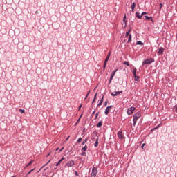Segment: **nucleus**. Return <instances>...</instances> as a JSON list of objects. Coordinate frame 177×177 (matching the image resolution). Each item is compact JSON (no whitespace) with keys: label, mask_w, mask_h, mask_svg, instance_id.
Masks as SVG:
<instances>
[{"label":"nucleus","mask_w":177,"mask_h":177,"mask_svg":"<svg viewBox=\"0 0 177 177\" xmlns=\"http://www.w3.org/2000/svg\"><path fill=\"white\" fill-rule=\"evenodd\" d=\"M50 161H51V160H48V162L46 165H44V167L48 165V164H49V162H50Z\"/></svg>","instance_id":"obj_38"},{"label":"nucleus","mask_w":177,"mask_h":177,"mask_svg":"<svg viewBox=\"0 0 177 177\" xmlns=\"http://www.w3.org/2000/svg\"><path fill=\"white\" fill-rule=\"evenodd\" d=\"M144 17H145V20H150L151 19V21H152V23H154V21L153 20V17H149L147 15H145Z\"/></svg>","instance_id":"obj_11"},{"label":"nucleus","mask_w":177,"mask_h":177,"mask_svg":"<svg viewBox=\"0 0 177 177\" xmlns=\"http://www.w3.org/2000/svg\"><path fill=\"white\" fill-rule=\"evenodd\" d=\"M75 162L73 160H70L68 161L66 165H65V168H70V167H74Z\"/></svg>","instance_id":"obj_3"},{"label":"nucleus","mask_w":177,"mask_h":177,"mask_svg":"<svg viewBox=\"0 0 177 177\" xmlns=\"http://www.w3.org/2000/svg\"><path fill=\"white\" fill-rule=\"evenodd\" d=\"M86 142H88V138H86L85 140H83V142H82V145H85V143H86Z\"/></svg>","instance_id":"obj_26"},{"label":"nucleus","mask_w":177,"mask_h":177,"mask_svg":"<svg viewBox=\"0 0 177 177\" xmlns=\"http://www.w3.org/2000/svg\"><path fill=\"white\" fill-rule=\"evenodd\" d=\"M117 71H118V69H115L112 72L109 84H111V81H113V79L114 78V75H115V73H117Z\"/></svg>","instance_id":"obj_6"},{"label":"nucleus","mask_w":177,"mask_h":177,"mask_svg":"<svg viewBox=\"0 0 177 177\" xmlns=\"http://www.w3.org/2000/svg\"><path fill=\"white\" fill-rule=\"evenodd\" d=\"M109 59H110V57H107V56L106 57L103 67H106V66H107V62H109Z\"/></svg>","instance_id":"obj_12"},{"label":"nucleus","mask_w":177,"mask_h":177,"mask_svg":"<svg viewBox=\"0 0 177 177\" xmlns=\"http://www.w3.org/2000/svg\"><path fill=\"white\" fill-rule=\"evenodd\" d=\"M26 177H28V176H27V175H26Z\"/></svg>","instance_id":"obj_49"},{"label":"nucleus","mask_w":177,"mask_h":177,"mask_svg":"<svg viewBox=\"0 0 177 177\" xmlns=\"http://www.w3.org/2000/svg\"><path fill=\"white\" fill-rule=\"evenodd\" d=\"M96 96H97V93L95 95V97H94V99H93L92 103H95V100H96Z\"/></svg>","instance_id":"obj_27"},{"label":"nucleus","mask_w":177,"mask_h":177,"mask_svg":"<svg viewBox=\"0 0 177 177\" xmlns=\"http://www.w3.org/2000/svg\"><path fill=\"white\" fill-rule=\"evenodd\" d=\"M104 99V96H102L100 102H99V104H97V106H102V104H103V100Z\"/></svg>","instance_id":"obj_18"},{"label":"nucleus","mask_w":177,"mask_h":177,"mask_svg":"<svg viewBox=\"0 0 177 177\" xmlns=\"http://www.w3.org/2000/svg\"><path fill=\"white\" fill-rule=\"evenodd\" d=\"M140 117H142V114H140V113H139V112L134 114L133 118V122L134 125L136 124V122H138L139 118H140Z\"/></svg>","instance_id":"obj_1"},{"label":"nucleus","mask_w":177,"mask_h":177,"mask_svg":"<svg viewBox=\"0 0 177 177\" xmlns=\"http://www.w3.org/2000/svg\"><path fill=\"white\" fill-rule=\"evenodd\" d=\"M63 149H64V148L62 147V148L59 150V151H63Z\"/></svg>","instance_id":"obj_45"},{"label":"nucleus","mask_w":177,"mask_h":177,"mask_svg":"<svg viewBox=\"0 0 177 177\" xmlns=\"http://www.w3.org/2000/svg\"><path fill=\"white\" fill-rule=\"evenodd\" d=\"M162 6H164V5H162V3H160V7H159L160 10L162 9Z\"/></svg>","instance_id":"obj_29"},{"label":"nucleus","mask_w":177,"mask_h":177,"mask_svg":"<svg viewBox=\"0 0 177 177\" xmlns=\"http://www.w3.org/2000/svg\"><path fill=\"white\" fill-rule=\"evenodd\" d=\"M136 17H137V19H142V15H140V12H136Z\"/></svg>","instance_id":"obj_15"},{"label":"nucleus","mask_w":177,"mask_h":177,"mask_svg":"<svg viewBox=\"0 0 177 177\" xmlns=\"http://www.w3.org/2000/svg\"><path fill=\"white\" fill-rule=\"evenodd\" d=\"M104 106H107V101L105 102Z\"/></svg>","instance_id":"obj_43"},{"label":"nucleus","mask_w":177,"mask_h":177,"mask_svg":"<svg viewBox=\"0 0 177 177\" xmlns=\"http://www.w3.org/2000/svg\"><path fill=\"white\" fill-rule=\"evenodd\" d=\"M108 57H110V56H111V52L109 51L108 55H106Z\"/></svg>","instance_id":"obj_32"},{"label":"nucleus","mask_w":177,"mask_h":177,"mask_svg":"<svg viewBox=\"0 0 177 177\" xmlns=\"http://www.w3.org/2000/svg\"><path fill=\"white\" fill-rule=\"evenodd\" d=\"M130 35H131V34H129V32H126V37H129Z\"/></svg>","instance_id":"obj_35"},{"label":"nucleus","mask_w":177,"mask_h":177,"mask_svg":"<svg viewBox=\"0 0 177 177\" xmlns=\"http://www.w3.org/2000/svg\"><path fill=\"white\" fill-rule=\"evenodd\" d=\"M90 93H91V91H88V93H87V95H86V97H85V98H84L85 100L87 99V97H88V95H89Z\"/></svg>","instance_id":"obj_36"},{"label":"nucleus","mask_w":177,"mask_h":177,"mask_svg":"<svg viewBox=\"0 0 177 177\" xmlns=\"http://www.w3.org/2000/svg\"><path fill=\"white\" fill-rule=\"evenodd\" d=\"M176 39H177V34H176Z\"/></svg>","instance_id":"obj_50"},{"label":"nucleus","mask_w":177,"mask_h":177,"mask_svg":"<svg viewBox=\"0 0 177 177\" xmlns=\"http://www.w3.org/2000/svg\"><path fill=\"white\" fill-rule=\"evenodd\" d=\"M134 110H136V108L131 106V108H129L127 109V114L128 115H131V114H133Z\"/></svg>","instance_id":"obj_4"},{"label":"nucleus","mask_w":177,"mask_h":177,"mask_svg":"<svg viewBox=\"0 0 177 177\" xmlns=\"http://www.w3.org/2000/svg\"><path fill=\"white\" fill-rule=\"evenodd\" d=\"M112 108H113V106H107L105 109L104 114H106V115H107V114H109V113H110V110H111Z\"/></svg>","instance_id":"obj_8"},{"label":"nucleus","mask_w":177,"mask_h":177,"mask_svg":"<svg viewBox=\"0 0 177 177\" xmlns=\"http://www.w3.org/2000/svg\"><path fill=\"white\" fill-rule=\"evenodd\" d=\"M34 162V160H31L27 165V167L31 165V164H32Z\"/></svg>","instance_id":"obj_31"},{"label":"nucleus","mask_w":177,"mask_h":177,"mask_svg":"<svg viewBox=\"0 0 177 177\" xmlns=\"http://www.w3.org/2000/svg\"><path fill=\"white\" fill-rule=\"evenodd\" d=\"M123 64H124V66H127V67H129V62H124Z\"/></svg>","instance_id":"obj_25"},{"label":"nucleus","mask_w":177,"mask_h":177,"mask_svg":"<svg viewBox=\"0 0 177 177\" xmlns=\"http://www.w3.org/2000/svg\"><path fill=\"white\" fill-rule=\"evenodd\" d=\"M63 160H64V158H62L61 160H59L57 163L55 165L56 167H59V165H60L61 162L63 161Z\"/></svg>","instance_id":"obj_16"},{"label":"nucleus","mask_w":177,"mask_h":177,"mask_svg":"<svg viewBox=\"0 0 177 177\" xmlns=\"http://www.w3.org/2000/svg\"><path fill=\"white\" fill-rule=\"evenodd\" d=\"M32 171H34V169L30 170L28 174H27V176H28V175H30V174H31V172H32Z\"/></svg>","instance_id":"obj_33"},{"label":"nucleus","mask_w":177,"mask_h":177,"mask_svg":"<svg viewBox=\"0 0 177 177\" xmlns=\"http://www.w3.org/2000/svg\"><path fill=\"white\" fill-rule=\"evenodd\" d=\"M49 156H50V153H49L46 156V157H49Z\"/></svg>","instance_id":"obj_46"},{"label":"nucleus","mask_w":177,"mask_h":177,"mask_svg":"<svg viewBox=\"0 0 177 177\" xmlns=\"http://www.w3.org/2000/svg\"><path fill=\"white\" fill-rule=\"evenodd\" d=\"M164 50H165L164 48L160 47L158 48V55H162V53H164Z\"/></svg>","instance_id":"obj_10"},{"label":"nucleus","mask_w":177,"mask_h":177,"mask_svg":"<svg viewBox=\"0 0 177 177\" xmlns=\"http://www.w3.org/2000/svg\"><path fill=\"white\" fill-rule=\"evenodd\" d=\"M19 113H21V114H24V113H26V111L24 109H19Z\"/></svg>","instance_id":"obj_24"},{"label":"nucleus","mask_w":177,"mask_h":177,"mask_svg":"<svg viewBox=\"0 0 177 177\" xmlns=\"http://www.w3.org/2000/svg\"><path fill=\"white\" fill-rule=\"evenodd\" d=\"M75 175L76 176H78V173L77 171H75Z\"/></svg>","instance_id":"obj_44"},{"label":"nucleus","mask_w":177,"mask_h":177,"mask_svg":"<svg viewBox=\"0 0 177 177\" xmlns=\"http://www.w3.org/2000/svg\"><path fill=\"white\" fill-rule=\"evenodd\" d=\"M81 107H82V105H80L79 110H81Z\"/></svg>","instance_id":"obj_42"},{"label":"nucleus","mask_w":177,"mask_h":177,"mask_svg":"<svg viewBox=\"0 0 177 177\" xmlns=\"http://www.w3.org/2000/svg\"><path fill=\"white\" fill-rule=\"evenodd\" d=\"M153 62H154V60L151 58L146 59L143 62L142 66H145V64H150L151 63H153Z\"/></svg>","instance_id":"obj_5"},{"label":"nucleus","mask_w":177,"mask_h":177,"mask_svg":"<svg viewBox=\"0 0 177 177\" xmlns=\"http://www.w3.org/2000/svg\"><path fill=\"white\" fill-rule=\"evenodd\" d=\"M133 74L134 75V80L135 81H139V76H138V75H136V68H134L133 69Z\"/></svg>","instance_id":"obj_7"},{"label":"nucleus","mask_w":177,"mask_h":177,"mask_svg":"<svg viewBox=\"0 0 177 177\" xmlns=\"http://www.w3.org/2000/svg\"><path fill=\"white\" fill-rule=\"evenodd\" d=\"M70 139V136H68V138L66 139V142H67Z\"/></svg>","instance_id":"obj_40"},{"label":"nucleus","mask_w":177,"mask_h":177,"mask_svg":"<svg viewBox=\"0 0 177 177\" xmlns=\"http://www.w3.org/2000/svg\"><path fill=\"white\" fill-rule=\"evenodd\" d=\"M95 111H94L93 112V114H95Z\"/></svg>","instance_id":"obj_48"},{"label":"nucleus","mask_w":177,"mask_h":177,"mask_svg":"<svg viewBox=\"0 0 177 177\" xmlns=\"http://www.w3.org/2000/svg\"><path fill=\"white\" fill-rule=\"evenodd\" d=\"M77 142H78V143H81V142H82V138H80L77 140Z\"/></svg>","instance_id":"obj_30"},{"label":"nucleus","mask_w":177,"mask_h":177,"mask_svg":"<svg viewBox=\"0 0 177 177\" xmlns=\"http://www.w3.org/2000/svg\"><path fill=\"white\" fill-rule=\"evenodd\" d=\"M98 145H99V138H97L95 142L94 143L95 147H97Z\"/></svg>","instance_id":"obj_19"},{"label":"nucleus","mask_w":177,"mask_h":177,"mask_svg":"<svg viewBox=\"0 0 177 177\" xmlns=\"http://www.w3.org/2000/svg\"><path fill=\"white\" fill-rule=\"evenodd\" d=\"M126 19H127V15H124L123 17V21L125 23V26H127V21H125Z\"/></svg>","instance_id":"obj_23"},{"label":"nucleus","mask_w":177,"mask_h":177,"mask_svg":"<svg viewBox=\"0 0 177 177\" xmlns=\"http://www.w3.org/2000/svg\"><path fill=\"white\" fill-rule=\"evenodd\" d=\"M137 45H141V46H143L144 44L141 41H138L136 42Z\"/></svg>","instance_id":"obj_21"},{"label":"nucleus","mask_w":177,"mask_h":177,"mask_svg":"<svg viewBox=\"0 0 177 177\" xmlns=\"http://www.w3.org/2000/svg\"><path fill=\"white\" fill-rule=\"evenodd\" d=\"M57 150H59V148H57V149H56V151H57Z\"/></svg>","instance_id":"obj_47"},{"label":"nucleus","mask_w":177,"mask_h":177,"mask_svg":"<svg viewBox=\"0 0 177 177\" xmlns=\"http://www.w3.org/2000/svg\"><path fill=\"white\" fill-rule=\"evenodd\" d=\"M96 175H97V169L93 167L92 169V172L91 174V177H96Z\"/></svg>","instance_id":"obj_2"},{"label":"nucleus","mask_w":177,"mask_h":177,"mask_svg":"<svg viewBox=\"0 0 177 177\" xmlns=\"http://www.w3.org/2000/svg\"><path fill=\"white\" fill-rule=\"evenodd\" d=\"M118 138L119 139H124V135L122 134V131L118 132Z\"/></svg>","instance_id":"obj_9"},{"label":"nucleus","mask_w":177,"mask_h":177,"mask_svg":"<svg viewBox=\"0 0 177 177\" xmlns=\"http://www.w3.org/2000/svg\"><path fill=\"white\" fill-rule=\"evenodd\" d=\"M82 150L83 151H86V150H88V146L85 145L84 147H83V148L82 149Z\"/></svg>","instance_id":"obj_22"},{"label":"nucleus","mask_w":177,"mask_h":177,"mask_svg":"<svg viewBox=\"0 0 177 177\" xmlns=\"http://www.w3.org/2000/svg\"><path fill=\"white\" fill-rule=\"evenodd\" d=\"M143 15H147V12H143L141 13L142 17H143Z\"/></svg>","instance_id":"obj_34"},{"label":"nucleus","mask_w":177,"mask_h":177,"mask_svg":"<svg viewBox=\"0 0 177 177\" xmlns=\"http://www.w3.org/2000/svg\"><path fill=\"white\" fill-rule=\"evenodd\" d=\"M132 41V35H129V39H128V42H131Z\"/></svg>","instance_id":"obj_20"},{"label":"nucleus","mask_w":177,"mask_h":177,"mask_svg":"<svg viewBox=\"0 0 177 177\" xmlns=\"http://www.w3.org/2000/svg\"><path fill=\"white\" fill-rule=\"evenodd\" d=\"M120 93H122V91H115L114 93H111V96H117V95H120Z\"/></svg>","instance_id":"obj_13"},{"label":"nucleus","mask_w":177,"mask_h":177,"mask_svg":"<svg viewBox=\"0 0 177 177\" xmlns=\"http://www.w3.org/2000/svg\"><path fill=\"white\" fill-rule=\"evenodd\" d=\"M102 125H103V122L100 121V122L97 124V128H100V127H102Z\"/></svg>","instance_id":"obj_17"},{"label":"nucleus","mask_w":177,"mask_h":177,"mask_svg":"<svg viewBox=\"0 0 177 177\" xmlns=\"http://www.w3.org/2000/svg\"><path fill=\"white\" fill-rule=\"evenodd\" d=\"M142 149H144L145 148V144H142V146L141 147Z\"/></svg>","instance_id":"obj_41"},{"label":"nucleus","mask_w":177,"mask_h":177,"mask_svg":"<svg viewBox=\"0 0 177 177\" xmlns=\"http://www.w3.org/2000/svg\"><path fill=\"white\" fill-rule=\"evenodd\" d=\"M161 125V124H158L156 127H155L153 129L154 131H156V129H158V128H160V126Z\"/></svg>","instance_id":"obj_28"},{"label":"nucleus","mask_w":177,"mask_h":177,"mask_svg":"<svg viewBox=\"0 0 177 177\" xmlns=\"http://www.w3.org/2000/svg\"><path fill=\"white\" fill-rule=\"evenodd\" d=\"M136 7V3L135 2L131 4V11L133 12L135 10V8Z\"/></svg>","instance_id":"obj_14"},{"label":"nucleus","mask_w":177,"mask_h":177,"mask_svg":"<svg viewBox=\"0 0 177 177\" xmlns=\"http://www.w3.org/2000/svg\"><path fill=\"white\" fill-rule=\"evenodd\" d=\"M97 117H99V113H97L95 114V119L97 118Z\"/></svg>","instance_id":"obj_37"},{"label":"nucleus","mask_w":177,"mask_h":177,"mask_svg":"<svg viewBox=\"0 0 177 177\" xmlns=\"http://www.w3.org/2000/svg\"><path fill=\"white\" fill-rule=\"evenodd\" d=\"M132 31V28H130L128 31H127V32H131Z\"/></svg>","instance_id":"obj_39"}]
</instances>
